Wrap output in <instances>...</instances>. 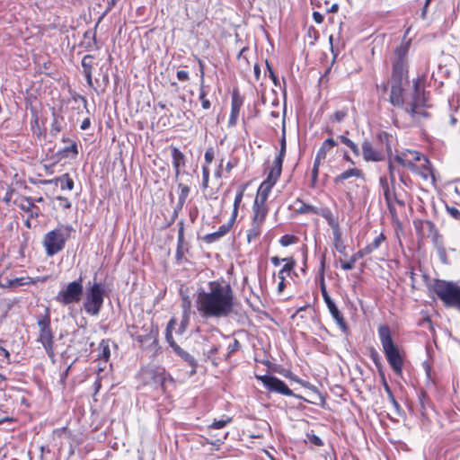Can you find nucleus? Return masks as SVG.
Masks as SVG:
<instances>
[{
  "instance_id": "obj_1",
  "label": "nucleus",
  "mask_w": 460,
  "mask_h": 460,
  "mask_svg": "<svg viewBox=\"0 0 460 460\" xmlns=\"http://www.w3.org/2000/svg\"><path fill=\"white\" fill-rule=\"evenodd\" d=\"M234 296L230 285L210 281L207 288L198 292L196 308L204 318H223L234 309Z\"/></svg>"
},
{
  "instance_id": "obj_2",
  "label": "nucleus",
  "mask_w": 460,
  "mask_h": 460,
  "mask_svg": "<svg viewBox=\"0 0 460 460\" xmlns=\"http://www.w3.org/2000/svg\"><path fill=\"white\" fill-rule=\"evenodd\" d=\"M402 167L403 171L419 175L431 185L436 182L433 169L428 157L422 153L413 149L396 151V154L389 159V172L392 181H395V171Z\"/></svg>"
},
{
  "instance_id": "obj_3",
  "label": "nucleus",
  "mask_w": 460,
  "mask_h": 460,
  "mask_svg": "<svg viewBox=\"0 0 460 460\" xmlns=\"http://www.w3.org/2000/svg\"><path fill=\"white\" fill-rule=\"evenodd\" d=\"M411 28L405 31L404 39L402 43L395 49L393 58V73L392 79L394 82L392 85L390 102L394 106H402L403 103L402 81L407 77L408 61L407 55L411 46V40H405L410 32Z\"/></svg>"
},
{
  "instance_id": "obj_4",
  "label": "nucleus",
  "mask_w": 460,
  "mask_h": 460,
  "mask_svg": "<svg viewBox=\"0 0 460 460\" xmlns=\"http://www.w3.org/2000/svg\"><path fill=\"white\" fill-rule=\"evenodd\" d=\"M377 332L383 351L389 365L396 375H402L403 355L394 344L390 328L387 325H380Z\"/></svg>"
},
{
  "instance_id": "obj_5",
  "label": "nucleus",
  "mask_w": 460,
  "mask_h": 460,
  "mask_svg": "<svg viewBox=\"0 0 460 460\" xmlns=\"http://www.w3.org/2000/svg\"><path fill=\"white\" fill-rule=\"evenodd\" d=\"M430 289L447 307H454L460 311V286L453 281L436 279Z\"/></svg>"
},
{
  "instance_id": "obj_6",
  "label": "nucleus",
  "mask_w": 460,
  "mask_h": 460,
  "mask_svg": "<svg viewBox=\"0 0 460 460\" xmlns=\"http://www.w3.org/2000/svg\"><path fill=\"white\" fill-rule=\"evenodd\" d=\"M73 232L74 228L69 225H58L55 229L48 232L43 239L47 255L53 256L61 252Z\"/></svg>"
},
{
  "instance_id": "obj_7",
  "label": "nucleus",
  "mask_w": 460,
  "mask_h": 460,
  "mask_svg": "<svg viewBox=\"0 0 460 460\" xmlns=\"http://www.w3.org/2000/svg\"><path fill=\"white\" fill-rule=\"evenodd\" d=\"M104 289L99 283L94 282L85 293L84 308L91 315H98L103 305Z\"/></svg>"
},
{
  "instance_id": "obj_8",
  "label": "nucleus",
  "mask_w": 460,
  "mask_h": 460,
  "mask_svg": "<svg viewBox=\"0 0 460 460\" xmlns=\"http://www.w3.org/2000/svg\"><path fill=\"white\" fill-rule=\"evenodd\" d=\"M268 213L269 208L252 205V215L247 229V242L249 243L256 241L261 236Z\"/></svg>"
},
{
  "instance_id": "obj_9",
  "label": "nucleus",
  "mask_w": 460,
  "mask_h": 460,
  "mask_svg": "<svg viewBox=\"0 0 460 460\" xmlns=\"http://www.w3.org/2000/svg\"><path fill=\"white\" fill-rule=\"evenodd\" d=\"M280 174L281 173H279L277 169L270 170L267 178L261 183L258 189L253 206L269 208L267 205L268 197L278 181Z\"/></svg>"
},
{
  "instance_id": "obj_10",
  "label": "nucleus",
  "mask_w": 460,
  "mask_h": 460,
  "mask_svg": "<svg viewBox=\"0 0 460 460\" xmlns=\"http://www.w3.org/2000/svg\"><path fill=\"white\" fill-rule=\"evenodd\" d=\"M84 288L82 280H75L68 283L57 295L56 300L63 305L78 303L82 297Z\"/></svg>"
},
{
  "instance_id": "obj_11",
  "label": "nucleus",
  "mask_w": 460,
  "mask_h": 460,
  "mask_svg": "<svg viewBox=\"0 0 460 460\" xmlns=\"http://www.w3.org/2000/svg\"><path fill=\"white\" fill-rule=\"evenodd\" d=\"M38 325L40 327L38 341L42 344L49 357L53 358L55 357L54 335L50 328L49 320H40Z\"/></svg>"
},
{
  "instance_id": "obj_12",
  "label": "nucleus",
  "mask_w": 460,
  "mask_h": 460,
  "mask_svg": "<svg viewBox=\"0 0 460 460\" xmlns=\"http://www.w3.org/2000/svg\"><path fill=\"white\" fill-rule=\"evenodd\" d=\"M427 106L425 95L422 93L419 83L416 82L414 84V95L412 97V102L407 105L406 111L411 113L412 117L426 116L427 113L425 111V108Z\"/></svg>"
},
{
  "instance_id": "obj_13",
  "label": "nucleus",
  "mask_w": 460,
  "mask_h": 460,
  "mask_svg": "<svg viewBox=\"0 0 460 460\" xmlns=\"http://www.w3.org/2000/svg\"><path fill=\"white\" fill-rule=\"evenodd\" d=\"M270 392H275L283 395L292 396L293 392L280 379L272 376H256Z\"/></svg>"
},
{
  "instance_id": "obj_14",
  "label": "nucleus",
  "mask_w": 460,
  "mask_h": 460,
  "mask_svg": "<svg viewBox=\"0 0 460 460\" xmlns=\"http://www.w3.org/2000/svg\"><path fill=\"white\" fill-rule=\"evenodd\" d=\"M283 261L285 262V264L280 269L277 275V278L279 279L277 288L279 294H281L285 290L286 277L290 275V273L294 270L296 265V260L292 257L283 258Z\"/></svg>"
},
{
  "instance_id": "obj_15",
  "label": "nucleus",
  "mask_w": 460,
  "mask_h": 460,
  "mask_svg": "<svg viewBox=\"0 0 460 460\" xmlns=\"http://www.w3.org/2000/svg\"><path fill=\"white\" fill-rule=\"evenodd\" d=\"M49 279L48 276H40L37 278L21 277L13 279H6L4 283H0L2 288H16L24 285H36L38 283H44Z\"/></svg>"
},
{
  "instance_id": "obj_16",
  "label": "nucleus",
  "mask_w": 460,
  "mask_h": 460,
  "mask_svg": "<svg viewBox=\"0 0 460 460\" xmlns=\"http://www.w3.org/2000/svg\"><path fill=\"white\" fill-rule=\"evenodd\" d=\"M362 155L366 162H380L385 159L383 150L376 148L368 141H364L361 146Z\"/></svg>"
},
{
  "instance_id": "obj_17",
  "label": "nucleus",
  "mask_w": 460,
  "mask_h": 460,
  "mask_svg": "<svg viewBox=\"0 0 460 460\" xmlns=\"http://www.w3.org/2000/svg\"><path fill=\"white\" fill-rule=\"evenodd\" d=\"M351 178L364 180V173L360 169L353 167L337 175L333 179V181L337 185H344L345 182Z\"/></svg>"
},
{
  "instance_id": "obj_18",
  "label": "nucleus",
  "mask_w": 460,
  "mask_h": 460,
  "mask_svg": "<svg viewBox=\"0 0 460 460\" xmlns=\"http://www.w3.org/2000/svg\"><path fill=\"white\" fill-rule=\"evenodd\" d=\"M336 145H337V143L335 142V140L333 138L330 137V138L325 139L323 142L321 147L319 148L314 163L322 165L325 162L328 154L332 150V148Z\"/></svg>"
},
{
  "instance_id": "obj_19",
  "label": "nucleus",
  "mask_w": 460,
  "mask_h": 460,
  "mask_svg": "<svg viewBox=\"0 0 460 460\" xmlns=\"http://www.w3.org/2000/svg\"><path fill=\"white\" fill-rule=\"evenodd\" d=\"M241 106L242 100L236 94H234L232 97L231 114L228 120V126L233 127L236 125Z\"/></svg>"
},
{
  "instance_id": "obj_20",
  "label": "nucleus",
  "mask_w": 460,
  "mask_h": 460,
  "mask_svg": "<svg viewBox=\"0 0 460 460\" xmlns=\"http://www.w3.org/2000/svg\"><path fill=\"white\" fill-rule=\"evenodd\" d=\"M330 314L333 317V319L336 321L337 324L341 326V328H345V321L341 314V313L339 311L337 305H335L334 301L330 298L324 301Z\"/></svg>"
},
{
  "instance_id": "obj_21",
  "label": "nucleus",
  "mask_w": 460,
  "mask_h": 460,
  "mask_svg": "<svg viewBox=\"0 0 460 460\" xmlns=\"http://www.w3.org/2000/svg\"><path fill=\"white\" fill-rule=\"evenodd\" d=\"M385 237L383 234H379L374 240L373 242H371L369 244H367L366 247H364L363 249H361L358 252V255L359 257H363V256H366L367 254H370L371 252H373L375 250H376L377 248H379V246L381 245V243L385 241Z\"/></svg>"
},
{
  "instance_id": "obj_22",
  "label": "nucleus",
  "mask_w": 460,
  "mask_h": 460,
  "mask_svg": "<svg viewBox=\"0 0 460 460\" xmlns=\"http://www.w3.org/2000/svg\"><path fill=\"white\" fill-rule=\"evenodd\" d=\"M172 165L175 170V175L178 177L180 174V169L185 164L184 155L177 148H172Z\"/></svg>"
},
{
  "instance_id": "obj_23",
  "label": "nucleus",
  "mask_w": 460,
  "mask_h": 460,
  "mask_svg": "<svg viewBox=\"0 0 460 460\" xmlns=\"http://www.w3.org/2000/svg\"><path fill=\"white\" fill-rule=\"evenodd\" d=\"M285 154H286V137H285V131L283 130V136H282L281 143H280V151H279V155L275 158V160L273 162V165L270 168L271 170L277 169L278 172L279 173H281L282 164H283Z\"/></svg>"
},
{
  "instance_id": "obj_24",
  "label": "nucleus",
  "mask_w": 460,
  "mask_h": 460,
  "mask_svg": "<svg viewBox=\"0 0 460 460\" xmlns=\"http://www.w3.org/2000/svg\"><path fill=\"white\" fill-rule=\"evenodd\" d=\"M332 236H333V246L335 250L341 254L346 253V245L342 239V234L340 227L332 229Z\"/></svg>"
},
{
  "instance_id": "obj_25",
  "label": "nucleus",
  "mask_w": 460,
  "mask_h": 460,
  "mask_svg": "<svg viewBox=\"0 0 460 460\" xmlns=\"http://www.w3.org/2000/svg\"><path fill=\"white\" fill-rule=\"evenodd\" d=\"M82 66L84 67V74L89 86H93L92 68H93V57L90 55L84 56L82 59Z\"/></svg>"
},
{
  "instance_id": "obj_26",
  "label": "nucleus",
  "mask_w": 460,
  "mask_h": 460,
  "mask_svg": "<svg viewBox=\"0 0 460 460\" xmlns=\"http://www.w3.org/2000/svg\"><path fill=\"white\" fill-rule=\"evenodd\" d=\"M246 189V185L241 186L235 195L234 200V208L231 216V221L234 222L238 214L239 206L243 200L244 191Z\"/></svg>"
},
{
  "instance_id": "obj_27",
  "label": "nucleus",
  "mask_w": 460,
  "mask_h": 460,
  "mask_svg": "<svg viewBox=\"0 0 460 460\" xmlns=\"http://www.w3.org/2000/svg\"><path fill=\"white\" fill-rule=\"evenodd\" d=\"M181 306L183 309L181 328H182V330H184L187 327V324L189 323L190 307H191V302L188 296L183 297Z\"/></svg>"
},
{
  "instance_id": "obj_28",
  "label": "nucleus",
  "mask_w": 460,
  "mask_h": 460,
  "mask_svg": "<svg viewBox=\"0 0 460 460\" xmlns=\"http://www.w3.org/2000/svg\"><path fill=\"white\" fill-rule=\"evenodd\" d=\"M204 83V72L201 70V83H200V92H199V99L201 101V106L203 109L208 110L210 108V102L206 98V92L203 89Z\"/></svg>"
},
{
  "instance_id": "obj_29",
  "label": "nucleus",
  "mask_w": 460,
  "mask_h": 460,
  "mask_svg": "<svg viewBox=\"0 0 460 460\" xmlns=\"http://www.w3.org/2000/svg\"><path fill=\"white\" fill-rule=\"evenodd\" d=\"M174 325H175V320L172 319L167 324L165 337H166V341H168L170 346L176 349V348H178V346L176 345V343L173 340V337H172V331L174 328Z\"/></svg>"
},
{
  "instance_id": "obj_30",
  "label": "nucleus",
  "mask_w": 460,
  "mask_h": 460,
  "mask_svg": "<svg viewBox=\"0 0 460 460\" xmlns=\"http://www.w3.org/2000/svg\"><path fill=\"white\" fill-rule=\"evenodd\" d=\"M339 139L341 140V143H343L344 145L349 146L356 156L359 155V154H360L359 148L357 146V144H355L352 140H350L349 137H347L345 136H340Z\"/></svg>"
},
{
  "instance_id": "obj_31",
  "label": "nucleus",
  "mask_w": 460,
  "mask_h": 460,
  "mask_svg": "<svg viewBox=\"0 0 460 460\" xmlns=\"http://www.w3.org/2000/svg\"><path fill=\"white\" fill-rule=\"evenodd\" d=\"M279 242L281 246L287 247L291 244L296 243L298 242V238L293 234H285L279 239Z\"/></svg>"
},
{
  "instance_id": "obj_32",
  "label": "nucleus",
  "mask_w": 460,
  "mask_h": 460,
  "mask_svg": "<svg viewBox=\"0 0 460 460\" xmlns=\"http://www.w3.org/2000/svg\"><path fill=\"white\" fill-rule=\"evenodd\" d=\"M323 217L327 220L328 225L331 226L332 230L340 227L338 220L332 216L331 212L325 213Z\"/></svg>"
},
{
  "instance_id": "obj_33",
  "label": "nucleus",
  "mask_w": 460,
  "mask_h": 460,
  "mask_svg": "<svg viewBox=\"0 0 460 460\" xmlns=\"http://www.w3.org/2000/svg\"><path fill=\"white\" fill-rule=\"evenodd\" d=\"M306 439L309 443H311L314 446H317V447H321L323 444L322 439L317 435H315L314 432L307 433Z\"/></svg>"
},
{
  "instance_id": "obj_34",
  "label": "nucleus",
  "mask_w": 460,
  "mask_h": 460,
  "mask_svg": "<svg viewBox=\"0 0 460 460\" xmlns=\"http://www.w3.org/2000/svg\"><path fill=\"white\" fill-rule=\"evenodd\" d=\"M320 288H321V293H322V296H323V300H327V299H330L331 296H329L328 292H327V289H326V285H325V281H324V276H323V271H322L321 273V278H320Z\"/></svg>"
},
{
  "instance_id": "obj_35",
  "label": "nucleus",
  "mask_w": 460,
  "mask_h": 460,
  "mask_svg": "<svg viewBox=\"0 0 460 460\" xmlns=\"http://www.w3.org/2000/svg\"><path fill=\"white\" fill-rule=\"evenodd\" d=\"M232 420L231 418H227L226 420H215L210 426L209 428L210 429H223L226 425H227L228 423H230Z\"/></svg>"
},
{
  "instance_id": "obj_36",
  "label": "nucleus",
  "mask_w": 460,
  "mask_h": 460,
  "mask_svg": "<svg viewBox=\"0 0 460 460\" xmlns=\"http://www.w3.org/2000/svg\"><path fill=\"white\" fill-rule=\"evenodd\" d=\"M381 183L383 184V189H384V195L385 197V199L388 203L389 206H391L392 204V195L389 191V189H388V186H387V183H386V180H383L381 179Z\"/></svg>"
},
{
  "instance_id": "obj_37",
  "label": "nucleus",
  "mask_w": 460,
  "mask_h": 460,
  "mask_svg": "<svg viewBox=\"0 0 460 460\" xmlns=\"http://www.w3.org/2000/svg\"><path fill=\"white\" fill-rule=\"evenodd\" d=\"M320 166H321L320 164L314 163L313 169H312V182H311L312 187H314L317 182Z\"/></svg>"
},
{
  "instance_id": "obj_38",
  "label": "nucleus",
  "mask_w": 460,
  "mask_h": 460,
  "mask_svg": "<svg viewBox=\"0 0 460 460\" xmlns=\"http://www.w3.org/2000/svg\"><path fill=\"white\" fill-rule=\"evenodd\" d=\"M233 224H234V222H232L230 220V223L228 225L220 226L219 230L217 232L214 233L212 235L217 236V237L223 236L229 231V229L231 228Z\"/></svg>"
},
{
  "instance_id": "obj_39",
  "label": "nucleus",
  "mask_w": 460,
  "mask_h": 460,
  "mask_svg": "<svg viewBox=\"0 0 460 460\" xmlns=\"http://www.w3.org/2000/svg\"><path fill=\"white\" fill-rule=\"evenodd\" d=\"M447 211L453 218L460 220V210L456 207L447 206Z\"/></svg>"
},
{
  "instance_id": "obj_40",
  "label": "nucleus",
  "mask_w": 460,
  "mask_h": 460,
  "mask_svg": "<svg viewBox=\"0 0 460 460\" xmlns=\"http://www.w3.org/2000/svg\"><path fill=\"white\" fill-rule=\"evenodd\" d=\"M202 174H203L202 186L204 189H207L208 186V180H209V170H208V166H203Z\"/></svg>"
},
{
  "instance_id": "obj_41",
  "label": "nucleus",
  "mask_w": 460,
  "mask_h": 460,
  "mask_svg": "<svg viewBox=\"0 0 460 460\" xmlns=\"http://www.w3.org/2000/svg\"><path fill=\"white\" fill-rule=\"evenodd\" d=\"M347 116V112L345 111H337L332 115L333 121L341 122Z\"/></svg>"
},
{
  "instance_id": "obj_42",
  "label": "nucleus",
  "mask_w": 460,
  "mask_h": 460,
  "mask_svg": "<svg viewBox=\"0 0 460 460\" xmlns=\"http://www.w3.org/2000/svg\"><path fill=\"white\" fill-rule=\"evenodd\" d=\"M356 259L351 258L349 261H341V269L344 270H350L354 268Z\"/></svg>"
},
{
  "instance_id": "obj_43",
  "label": "nucleus",
  "mask_w": 460,
  "mask_h": 460,
  "mask_svg": "<svg viewBox=\"0 0 460 460\" xmlns=\"http://www.w3.org/2000/svg\"><path fill=\"white\" fill-rule=\"evenodd\" d=\"M101 349H102V358L107 361L110 358V349H109V346L107 344H103L101 343L100 345Z\"/></svg>"
},
{
  "instance_id": "obj_44",
  "label": "nucleus",
  "mask_w": 460,
  "mask_h": 460,
  "mask_svg": "<svg viewBox=\"0 0 460 460\" xmlns=\"http://www.w3.org/2000/svg\"><path fill=\"white\" fill-rule=\"evenodd\" d=\"M266 66H267V70L269 72L270 77L271 78L274 84L278 85L279 84L278 77L276 76L272 67L270 66V65L268 62H266Z\"/></svg>"
},
{
  "instance_id": "obj_45",
  "label": "nucleus",
  "mask_w": 460,
  "mask_h": 460,
  "mask_svg": "<svg viewBox=\"0 0 460 460\" xmlns=\"http://www.w3.org/2000/svg\"><path fill=\"white\" fill-rule=\"evenodd\" d=\"M179 188L181 189L180 199L181 200L185 199L189 194L190 188L183 184H180Z\"/></svg>"
},
{
  "instance_id": "obj_46",
  "label": "nucleus",
  "mask_w": 460,
  "mask_h": 460,
  "mask_svg": "<svg viewBox=\"0 0 460 460\" xmlns=\"http://www.w3.org/2000/svg\"><path fill=\"white\" fill-rule=\"evenodd\" d=\"M177 78L180 81H187L189 79V73L184 70H179L177 71Z\"/></svg>"
},
{
  "instance_id": "obj_47",
  "label": "nucleus",
  "mask_w": 460,
  "mask_h": 460,
  "mask_svg": "<svg viewBox=\"0 0 460 460\" xmlns=\"http://www.w3.org/2000/svg\"><path fill=\"white\" fill-rule=\"evenodd\" d=\"M204 158L208 164L212 163V161L214 159V153H213L212 149H208L206 151Z\"/></svg>"
},
{
  "instance_id": "obj_48",
  "label": "nucleus",
  "mask_w": 460,
  "mask_h": 460,
  "mask_svg": "<svg viewBox=\"0 0 460 460\" xmlns=\"http://www.w3.org/2000/svg\"><path fill=\"white\" fill-rule=\"evenodd\" d=\"M239 347V341L237 340H234L233 342H231L228 346L229 353L235 351Z\"/></svg>"
},
{
  "instance_id": "obj_49",
  "label": "nucleus",
  "mask_w": 460,
  "mask_h": 460,
  "mask_svg": "<svg viewBox=\"0 0 460 460\" xmlns=\"http://www.w3.org/2000/svg\"><path fill=\"white\" fill-rule=\"evenodd\" d=\"M313 18L316 23H322L323 21V16L318 12L313 13Z\"/></svg>"
},
{
  "instance_id": "obj_50",
  "label": "nucleus",
  "mask_w": 460,
  "mask_h": 460,
  "mask_svg": "<svg viewBox=\"0 0 460 460\" xmlns=\"http://www.w3.org/2000/svg\"><path fill=\"white\" fill-rule=\"evenodd\" d=\"M270 261L275 267H278L280 265L281 262H284L283 259H280L278 256L271 257Z\"/></svg>"
},
{
  "instance_id": "obj_51",
  "label": "nucleus",
  "mask_w": 460,
  "mask_h": 460,
  "mask_svg": "<svg viewBox=\"0 0 460 460\" xmlns=\"http://www.w3.org/2000/svg\"><path fill=\"white\" fill-rule=\"evenodd\" d=\"M215 176L217 178H221L223 176V160H221L218 168L215 172Z\"/></svg>"
},
{
  "instance_id": "obj_52",
  "label": "nucleus",
  "mask_w": 460,
  "mask_h": 460,
  "mask_svg": "<svg viewBox=\"0 0 460 460\" xmlns=\"http://www.w3.org/2000/svg\"><path fill=\"white\" fill-rule=\"evenodd\" d=\"M438 253L443 262H447L446 252L444 248H438Z\"/></svg>"
},
{
  "instance_id": "obj_53",
  "label": "nucleus",
  "mask_w": 460,
  "mask_h": 460,
  "mask_svg": "<svg viewBox=\"0 0 460 460\" xmlns=\"http://www.w3.org/2000/svg\"><path fill=\"white\" fill-rule=\"evenodd\" d=\"M90 127V120L89 119H85L83 123L81 124V128L83 130L87 129Z\"/></svg>"
},
{
  "instance_id": "obj_54",
  "label": "nucleus",
  "mask_w": 460,
  "mask_h": 460,
  "mask_svg": "<svg viewBox=\"0 0 460 460\" xmlns=\"http://www.w3.org/2000/svg\"><path fill=\"white\" fill-rule=\"evenodd\" d=\"M371 357H372L374 362L376 363V365L378 367V365H379L378 364V358H379L378 353L376 351H373L371 353Z\"/></svg>"
},
{
  "instance_id": "obj_55",
  "label": "nucleus",
  "mask_w": 460,
  "mask_h": 460,
  "mask_svg": "<svg viewBox=\"0 0 460 460\" xmlns=\"http://www.w3.org/2000/svg\"><path fill=\"white\" fill-rule=\"evenodd\" d=\"M234 164H233L232 162H228L226 164V171L227 172H229L234 167Z\"/></svg>"
},
{
  "instance_id": "obj_56",
  "label": "nucleus",
  "mask_w": 460,
  "mask_h": 460,
  "mask_svg": "<svg viewBox=\"0 0 460 460\" xmlns=\"http://www.w3.org/2000/svg\"><path fill=\"white\" fill-rule=\"evenodd\" d=\"M66 187L68 189V190H72L74 188V182L71 179H67L66 182Z\"/></svg>"
},
{
  "instance_id": "obj_57",
  "label": "nucleus",
  "mask_w": 460,
  "mask_h": 460,
  "mask_svg": "<svg viewBox=\"0 0 460 460\" xmlns=\"http://www.w3.org/2000/svg\"><path fill=\"white\" fill-rule=\"evenodd\" d=\"M385 388H386V391L389 393V395H390V397H391V400H392L393 404H394L395 407H398V403H397V402L395 401V399L394 398V396L392 395V394H391V392H390V390H389L388 386H386Z\"/></svg>"
},
{
  "instance_id": "obj_58",
  "label": "nucleus",
  "mask_w": 460,
  "mask_h": 460,
  "mask_svg": "<svg viewBox=\"0 0 460 460\" xmlns=\"http://www.w3.org/2000/svg\"><path fill=\"white\" fill-rule=\"evenodd\" d=\"M260 73H261V71H260V67H259V66H258V65H255V66H254V75H255V77H256V79H257V80H258V79H259V77H260Z\"/></svg>"
},
{
  "instance_id": "obj_59",
  "label": "nucleus",
  "mask_w": 460,
  "mask_h": 460,
  "mask_svg": "<svg viewBox=\"0 0 460 460\" xmlns=\"http://www.w3.org/2000/svg\"><path fill=\"white\" fill-rule=\"evenodd\" d=\"M70 150L74 153V154H77L78 153V150H77V146L76 144H73L70 147Z\"/></svg>"
},
{
  "instance_id": "obj_60",
  "label": "nucleus",
  "mask_w": 460,
  "mask_h": 460,
  "mask_svg": "<svg viewBox=\"0 0 460 460\" xmlns=\"http://www.w3.org/2000/svg\"><path fill=\"white\" fill-rule=\"evenodd\" d=\"M344 159L351 164H353V161L351 160V158L349 157V155H348L346 153L344 154Z\"/></svg>"
},
{
  "instance_id": "obj_61",
  "label": "nucleus",
  "mask_w": 460,
  "mask_h": 460,
  "mask_svg": "<svg viewBox=\"0 0 460 460\" xmlns=\"http://www.w3.org/2000/svg\"><path fill=\"white\" fill-rule=\"evenodd\" d=\"M2 351H3L4 355V357L9 358V352L6 349H2Z\"/></svg>"
},
{
  "instance_id": "obj_62",
  "label": "nucleus",
  "mask_w": 460,
  "mask_h": 460,
  "mask_svg": "<svg viewBox=\"0 0 460 460\" xmlns=\"http://www.w3.org/2000/svg\"><path fill=\"white\" fill-rule=\"evenodd\" d=\"M5 381V377L0 374V385H2V383H4Z\"/></svg>"
},
{
  "instance_id": "obj_63",
  "label": "nucleus",
  "mask_w": 460,
  "mask_h": 460,
  "mask_svg": "<svg viewBox=\"0 0 460 460\" xmlns=\"http://www.w3.org/2000/svg\"><path fill=\"white\" fill-rule=\"evenodd\" d=\"M431 0H426V4H429Z\"/></svg>"
}]
</instances>
